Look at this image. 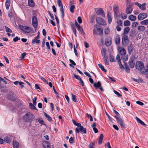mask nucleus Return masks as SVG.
Here are the masks:
<instances>
[{"label":"nucleus","instance_id":"8fccbe9b","mask_svg":"<svg viewBox=\"0 0 148 148\" xmlns=\"http://www.w3.org/2000/svg\"><path fill=\"white\" fill-rule=\"evenodd\" d=\"M37 97H35L34 98V99H33V104L34 106H36V101L37 100Z\"/></svg>","mask_w":148,"mask_h":148},{"label":"nucleus","instance_id":"a878e982","mask_svg":"<svg viewBox=\"0 0 148 148\" xmlns=\"http://www.w3.org/2000/svg\"><path fill=\"white\" fill-rule=\"evenodd\" d=\"M130 28L128 27L125 28L124 29L123 35L127 34L130 31Z\"/></svg>","mask_w":148,"mask_h":148},{"label":"nucleus","instance_id":"f03ea898","mask_svg":"<svg viewBox=\"0 0 148 148\" xmlns=\"http://www.w3.org/2000/svg\"><path fill=\"white\" fill-rule=\"evenodd\" d=\"M34 116L30 112L27 113L23 116V119L26 122H29L34 118Z\"/></svg>","mask_w":148,"mask_h":148},{"label":"nucleus","instance_id":"4c0bfd02","mask_svg":"<svg viewBox=\"0 0 148 148\" xmlns=\"http://www.w3.org/2000/svg\"><path fill=\"white\" fill-rule=\"evenodd\" d=\"M72 99L73 101L75 102H76L77 101L76 96L73 94H72Z\"/></svg>","mask_w":148,"mask_h":148},{"label":"nucleus","instance_id":"bf43d9fd","mask_svg":"<svg viewBox=\"0 0 148 148\" xmlns=\"http://www.w3.org/2000/svg\"><path fill=\"white\" fill-rule=\"evenodd\" d=\"M19 85L21 86V88H23L24 87V86L23 85L24 84L23 83L21 82H19Z\"/></svg>","mask_w":148,"mask_h":148},{"label":"nucleus","instance_id":"4468645a","mask_svg":"<svg viewBox=\"0 0 148 148\" xmlns=\"http://www.w3.org/2000/svg\"><path fill=\"white\" fill-rule=\"evenodd\" d=\"M111 38L110 37H108L105 40L106 45L107 46H109L111 44Z\"/></svg>","mask_w":148,"mask_h":148},{"label":"nucleus","instance_id":"680f3d73","mask_svg":"<svg viewBox=\"0 0 148 148\" xmlns=\"http://www.w3.org/2000/svg\"><path fill=\"white\" fill-rule=\"evenodd\" d=\"M105 145L108 148H112L110 146V143L109 142H108L107 143V144H105Z\"/></svg>","mask_w":148,"mask_h":148},{"label":"nucleus","instance_id":"774afa93","mask_svg":"<svg viewBox=\"0 0 148 148\" xmlns=\"http://www.w3.org/2000/svg\"><path fill=\"white\" fill-rule=\"evenodd\" d=\"M147 69L145 70V74L146 75H148V63L147 65Z\"/></svg>","mask_w":148,"mask_h":148},{"label":"nucleus","instance_id":"864d4df0","mask_svg":"<svg viewBox=\"0 0 148 148\" xmlns=\"http://www.w3.org/2000/svg\"><path fill=\"white\" fill-rule=\"evenodd\" d=\"M125 70L128 73H129L130 71V70L129 67H127L126 64L125 65Z\"/></svg>","mask_w":148,"mask_h":148},{"label":"nucleus","instance_id":"20e7f679","mask_svg":"<svg viewBox=\"0 0 148 148\" xmlns=\"http://www.w3.org/2000/svg\"><path fill=\"white\" fill-rule=\"evenodd\" d=\"M19 27L22 31L25 33H29L32 31L31 28L27 26H24L20 25L19 26Z\"/></svg>","mask_w":148,"mask_h":148},{"label":"nucleus","instance_id":"c85d7f7f","mask_svg":"<svg viewBox=\"0 0 148 148\" xmlns=\"http://www.w3.org/2000/svg\"><path fill=\"white\" fill-rule=\"evenodd\" d=\"M10 0H7L5 2V5L7 9H8L10 5Z\"/></svg>","mask_w":148,"mask_h":148},{"label":"nucleus","instance_id":"49530a36","mask_svg":"<svg viewBox=\"0 0 148 148\" xmlns=\"http://www.w3.org/2000/svg\"><path fill=\"white\" fill-rule=\"evenodd\" d=\"M104 32L105 34H108L110 33V30L108 28H106L105 29Z\"/></svg>","mask_w":148,"mask_h":148},{"label":"nucleus","instance_id":"f3484780","mask_svg":"<svg viewBox=\"0 0 148 148\" xmlns=\"http://www.w3.org/2000/svg\"><path fill=\"white\" fill-rule=\"evenodd\" d=\"M40 38L38 37V36H36L35 38L33 40L32 42V44H34L35 43H36L37 44H38L40 43V40L39 39Z\"/></svg>","mask_w":148,"mask_h":148},{"label":"nucleus","instance_id":"6e6d98bb","mask_svg":"<svg viewBox=\"0 0 148 148\" xmlns=\"http://www.w3.org/2000/svg\"><path fill=\"white\" fill-rule=\"evenodd\" d=\"M60 10L62 12V17L63 18V17H64V11L63 8H60Z\"/></svg>","mask_w":148,"mask_h":148},{"label":"nucleus","instance_id":"09e8293b","mask_svg":"<svg viewBox=\"0 0 148 148\" xmlns=\"http://www.w3.org/2000/svg\"><path fill=\"white\" fill-rule=\"evenodd\" d=\"M74 137H71L69 139V142L71 144H72L73 143L74 140H73V138H74Z\"/></svg>","mask_w":148,"mask_h":148},{"label":"nucleus","instance_id":"473e14b6","mask_svg":"<svg viewBox=\"0 0 148 148\" xmlns=\"http://www.w3.org/2000/svg\"><path fill=\"white\" fill-rule=\"evenodd\" d=\"M140 23L142 25H147L148 24V19L145 20L141 21Z\"/></svg>","mask_w":148,"mask_h":148},{"label":"nucleus","instance_id":"e433bc0d","mask_svg":"<svg viewBox=\"0 0 148 148\" xmlns=\"http://www.w3.org/2000/svg\"><path fill=\"white\" fill-rule=\"evenodd\" d=\"M138 25V22H134L132 24V27L133 28H135Z\"/></svg>","mask_w":148,"mask_h":148},{"label":"nucleus","instance_id":"5fc2aeb1","mask_svg":"<svg viewBox=\"0 0 148 148\" xmlns=\"http://www.w3.org/2000/svg\"><path fill=\"white\" fill-rule=\"evenodd\" d=\"M113 92L116 94L119 97L121 96V95L118 92L116 91L115 90H114Z\"/></svg>","mask_w":148,"mask_h":148},{"label":"nucleus","instance_id":"5701e85b","mask_svg":"<svg viewBox=\"0 0 148 148\" xmlns=\"http://www.w3.org/2000/svg\"><path fill=\"white\" fill-rule=\"evenodd\" d=\"M93 86L97 88H99L101 86V83L100 81L98 82L97 83H95L93 84Z\"/></svg>","mask_w":148,"mask_h":148},{"label":"nucleus","instance_id":"f704fd0d","mask_svg":"<svg viewBox=\"0 0 148 148\" xmlns=\"http://www.w3.org/2000/svg\"><path fill=\"white\" fill-rule=\"evenodd\" d=\"M130 25V22L126 20L124 22V25L125 26H128Z\"/></svg>","mask_w":148,"mask_h":148},{"label":"nucleus","instance_id":"ddd939ff","mask_svg":"<svg viewBox=\"0 0 148 148\" xmlns=\"http://www.w3.org/2000/svg\"><path fill=\"white\" fill-rule=\"evenodd\" d=\"M135 57L134 56H132L130 58L129 62V64L131 68H134V60Z\"/></svg>","mask_w":148,"mask_h":148},{"label":"nucleus","instance_id":"e2e57ef3","mask_svg":"<svg viewBox=\"0 0 148 148\" xmlns=\"http://www.w3.org/2000/svg\"><path fill=\"white\" fill-rule=\"evenodd\" d=\"M136 103L141 106H143L144 105V103L143 102L139 101H137Z\"/></svg>","mask_w":148,"mask_h":148},{"label":"nucleus","instance_id":"a18cd8bd","mask_svg":"<svg viewBox=\"0 0 148 148\" xmlns=\"http://www.w3.org/2000/svg\"><path fill=\"white\" fill-rule=\"evenodd\" d=\"M71 28L74 33V34L76 36H77L76 31L75 29V28L74 25L71 26Z\"/></svg>","mask_w":148,"mask_h":148},{"label":"nucleus","instance_id":"ea45409f","mask_svg":"<svg viewBox=\"0 0 148 148\" xmlns=\"http://www.w3.org/2000/svg\"><path fill=\"white\" fill-rule=\"evenodd\" d=\"M98 66L99 67L101 68L102 70L104 71L105 72H106V70L104 69V66L102 64H98Z\"/></svg>","mask_w":148,"mask_h":148},{"label":"nucleus","instance_id":"4be33fe9","mask_svg":"<svg viewBox=\"0 0 148 148\" xmlns=\"http://www.w3.org/2000/svg\"><path fill=\"white\" fill-rule=\"evenodd\" d=\"M28 5L29 6L33 7L34 6L35 3L33 0H28Z\"/></svg>","mask_w":148,"mask_h":148},{"label":"nucleus","instance_id":"69168bd1","mask_svg":"<svg viewBox=\"0 0 148 148\" xmlns=\"http://www.w3.org/2000/svg\"><path fill=\"white\" fill-rule=\"evenodd\" d=\"M38 122L40 123L44 124L43 123L44 121H43L42 119H39L38 120Z\"/></svg>","mask_w":148,"mask_h":148},{"label":"nucleus","instance_id":"423d86ee","mask_svg":"<svg viewBox=\"0 0 148 148\" xmlns=\"http://www.w3.org/2000/svg\"><path fill=\"white\" fill-rule=\"evenodd\" d=\"M122 42L124 46H126L129 43L128 37L125 35H123L122 38Z\"/></svg>","mask_w":148,"mask_h":148},{"label":"nucleus","instance_id":"0e129e2a","mask_svg":"<svg viewBox=\"0 0 148 148\" xmlns=\"http://www.w3.org/2000/svg\"><path fill=\"white\" fill-rule=\"evenodd\" d=\"M73 75L75 78H76L77 79H79L80 78V77H79V76L76 75L75 74H73Z\"/></svg>","mask_w":148,"mask_h":148},{"label":"nucleus","instance_id":"0eeeda50","mask_svg":"<svg viewBox=\"0 0 148 148\" xmlns=\"http://www.w3.org/2000/svg\"><path fill=\"white\" fill-rule=\"evenodd\" d=\"M75 131L76 132L78 133L79 132H83L84 134H86V129L84 128L82 126L80 127L76 128Z\"/></svg>","mask_w":148,"mask_h":148},{"label":"nucleus","instance_id":"c756f323","mask_svg":"<svg viewBox=\"0 0 148 148\" xmlns=\"http://www.w3.org/2000/svg\"><path fill=\"white\" fill-rule=\"evenodd\" d=\"M103 138V134H101L98 140V143L99 144H101L102 143Z\"/></svg>","mask_w":148,"mask_h":148},{"label":"nucleus","instance_id":"37998d69","mask_svg":"<svg viewBox=\"0 0 148 148\" xmlns=\"http://www.w3.org/2000/svg\"><path fill=\"white\" fill-rule=\"evenodd\" d=\"M6 31L7 32L12 33V31L9 28L6 26H5Z\"/></svg>","mask_w":148,"mask_h":148},{"label":"nucleus","instance_id":"6ab92c4d","mask_svg":"<svg viewBox=\"0 0 148 148\" xmlns=\"http://www.w3.org/2000/svg\"><path fill=\"white\" fill-rule=\"evenodd\" d=\"M115 41L116 44L117 45H119L120 43V37L119 35H117L116 36L115 38Z\"/></svg>","mask_w":148,"mask_h":148},{"label":"nucleus","instance_id":"dca6fc26","mask_svg":"<svg viewBox=\"0 0 148 148\" xmlns=\"http://www.w3.org/2000/svg\"><path fill=\"white\" fill-rule=\"evenodd\" d=\"M43 146L44 148H50V143L46 141L43 142Z\"/></svg>","mask_w":148,"mask_h":148},{"label":"nucleus","instance_id":"3c124183","mask_svg":"<svg viewBox=\"0 0 148 148\" xmlns=\"http://www.w3.org/2000/svg\"><path fill=\"white\" fill-rule=\"evenodd\" d=\"M77 27L80 31L82 33H84L83 29H82V28L80 26V25L78 26Z\"/></svg>","mask_w":148,"mask_h":148},{"label":"nucleus","instance_id":"393cba45","mask_svg":"<svg viewBox=\"0 0 148 148\" xmlns=\"http://www.w3.org/2000/svg\"><path fill=\"white\" fill-rule=\"evenodd\" d=\"M136 18V16L132 15H131L128 17V19L132 21H135Z\"/></svg>","mask_w":148,"mask_h":148},{"label":"nucleus","instance_id":"f257e3e1","mask_svg":"<svg viewBox=\"0 0 148 148\" xmlns=\"http://www.w3.org/2000/svg\"><path fill=\"white\" fill-rule=\"evenodd\" d=\"M135 67L137 69L140 70L142 73L145 74V70L144 69V64L143 62L140 61L137 62L136 63Z\"/></svg>","mask_w":148,"mask_h":148},{"label":"nucleus","instance_id":"58836bf2","mask_svg":"<svg viewBox=\"0 0 148 148\" xmlns=\"http://www.w3.org/2000/svg\"><path fill=\"white\" fill-rule=\"evenodd\" d=\"M116 23L118 24V25L121 26L122 25V21L120 19H118L117 20Z\"/></svg>","mask_w":148,"mask_h":148},{"label":"nucleus","instance_id":"c03bdc74","mask_svg":"<svg viewBox=\"0 0 148 148\" xmlns=\"http://www.w3.org/2000/svg\"><path fill=\"white\" fill-rule=\"evenodd\" d=\"M58 4L59 6H61V8H63L62 4V2L61 0H58Z\"/></svg>","mask_w":148,"mask_h":148},{"label":"nucleus","instance_id":"4d7b16f0","mask_svg":"<svg viewBox=\"0 0 148 148\" xmlns=\"http://www.w3.org/2000/svg\"><path fill=\"white\" fill-rule=\"evenodd\" d=\"M77 20L79 23H82V20L81 17L80 16H79L77 18Z\"/></svg>","mask_w":148,"mask_h":148},{"label":"nucleus","instance_id":"6e6552de","mask_svg":"<svg viewBox=\"0 0 148 148\" xmlns=\"http://www.w3.org/2000/svg\"><path fill=\"white\" fill-rule=\"evenodd\" d=\"M135 4L138 6L139 8L142 10H145L146 9V3H144L142 4H140L138 2H136L135 3Z\"/></svg>","mask_w":148,"mask_h":148},{"label":"nucleus","instance_id":"7ed1b4c3","mask_svg":"<svg viewBox=\"0 0 148 148\" xmlns=\"http://www.w3.org/2000/svg\"><path fill=\"white\" fill-rule=\"evenodd\" d=\"M93 31V34L94 35H102L103 34V29L98 27L97 25H95L94 26Z\"/></svg>","mask_w":148,"mask_h":148},{"label":"nucleus","instance_id":"72a5a7b5","mask_svg":"<svg viewBox=\"0 0 148 148\" xmlns=\"http://www.w3.org/2000/svg\"><path fill=\"white\" fill-rule=\"evenodd\" d=\"M120 15L121 18L122 19H125L127 17V15L126 14L124 13H121L120 14Z\"/></svg>","mask_w":148,"mask_h":148},{"label":"nucleus","instance_id":"b1692460","mask_svg":"<svg viewBox=\"0 0 148 148\" xmlns=\"http://www.w3.org/2000/svg\"><path fill=\"white\" fill-rule=\"evenodd\" d=\"M136 120L137 122L139 123H140L141 125L144 126H146V125L145 124L143 121H142L141 120H140L139 118L136 117Z\"/></svg>","mask_w":148,"mask_h":148},{"label":"nucleus","instance_id":"79ce46f5","mask_svg":"<svg viewBox=\"0 0 148 148\" xmlns=\"http://www.w3.org/2000/svg\"><path fill=\"white\" fill-rule=\"evenodd\" d=\"M29 108L31 109L34 110L36 109L35 107L31 103H29Z\"/></svg>","mask_w":148,"mask_h":148},{"label":"nucleus","instance_id":"9d476101","mask_svg":"<svg viewBox=\"0 0 148 148\" xmlns=\"http://www.w3.org/2000/svg\"><path fill=\"white\" fill-rule=\"evenodd\" d=\"M32 24L33 26L36 28L38 26V22L37 18L36 16H33L32 17Z\"/></svg>","mask_w":148,"mask_h":148},{"label":"nucleus","instance_id":"de8ad7c7","mask_svg":"<svg viewBox=\"0 0 148 148\" xmlns=\"http://www.w3.org/2000/svg\"><path fill=\"white\" fill-rule=\"evenodd\" d=\"M75 8V6L74 5H73L71 6L70 8V10L71 12L73 13L74 12V9Z\"/></svg>","mask_w":148,"mask_h":148},{"label":"nucleus","instance_id":"338daca9","mask_svg":"<svg viewBox=\"0 0 148 148\" xmlns=\"http://www.w3.org/2000/svg\"><path fill=\"white\" fill-rule=\"evenodd\" d=\"M116 59L118 60V62H121V59L120 56L119 55H117L116 57Z\"/></svg>","mask_w":148,"mask_h":148},{"label":"nucleus","instance_id":"c9c22d12","mask_svg":"<svg viewBox=\"0 0 148 148\" xmlns=\"http://www.w3.org/2000/svg\"><path fill=\"white\" fill-rule=\"evenodd\" d=\"M44 114L47 117L48 120V121H52L51 118L48 114H47L45 112H44Z\"/></svg>","mask_w":148,"mask_h":148},{"label":"nucleus","instance_id":"f8f14e48","mask_svg":"<svg viewBox=\"0 0 148 148\" xmlns=\"http://www.w3.org/2000/svg\"><path fill=\"white\" fill-rule=\"evenodd\" d=\"M96 21L97 22L101 25H105L106 23L104 21V20L100 17H97L96 18Z\"/></svg>","mask_w":148,"mask_h":148},{"label":"nucleus","instance_id":"052dcab7","mask_svg":"<svg viewBox=\"0 0 148 148\" xmlns=\"http://www.w3.org/2000/svg\"><path fill=\"white\" fill-rule=\"evenodd\" d=\"M105 58L104 59V61L106 64L108 65L109 64V63L107 61V58L106 56L104 57Z\"/></svg>","mask_w":148,"mask_h":148},{"label":"nucleus","instance_id":"13d9d810","mask_svg":"<svg viewBox=\"0 0 148 148\" xmlns=\"http://www.w3.org/2000/svg\"><path fill=\"white\" fill-rule=\"evenodd\" d=\"M79 80L80 83L81 85L82 86H84V82L82 80L81 78H80L79 79Z\"/></svg>","mask_w":148,"mask_h":148},{"label":"nucleus","instance_id":"603ef678","mask_svg":"<svg viewBox=\"0 0 148 148\" xmlns=\"http://www.w3.org/2000/svg\"><path fill=\"white\" fill-rule=\"evenodd\" d=\"M133 50V48L132 47L130 46V47H128V51L129 53H131L132 52Z\"/></svg>","mask_w":148,"mask_h":148},{"label":"nucleus","instance_id":"a211bd4d","mask_svg":"<svg viewBox=\"0 0 148 148\" xmlns=\"http://www.w3.org/2000/svg\"><path fill=\"white\" fill-rule=\"evenodd\" d=\"M113 8L114 14L117 15L119 10V7L115 5L113 6Z\"/></svg>","mask_w":148,"mask_h":148},{"label":"nucleus","instance_id":"2eb2a0df","mask_svg":"<svg viewBox=\"0 0 148 148\" xmlns=\"http://www.w3.org/2000/svg\"><path fill=\"white\" fill-rule=\"evenodd\" d=\"M96 14L98 15H101L103 16L105 18L104 13L103 10L101 9H99L97 10L96 12Z\"/></svg>","mask_w":148,"mask_h":148},{"label":"nucleus","instance_id":"1a4fd4ad","mask_svg":"<svg viewBox=\"0 0 148 148\" xmlns=\"http://www.w3.org/2000/svg\"><path fill=\"white\" fill-rule=\"evenodd\" d=\"M147 16V14L146 13H143L140 14L138 16V19L139 20H142Z\"/></svg>","mask_w":148,"mask_h":148},{"label":"nucleus","instance_id":"cd10ccee","mask_svg":"<svg viewBox=\"0 0 148 148\" xmlns=\"http://www.w3.org/2000/svg\"><path fill=\"white\" fill-rule=\"evenodd\" d=\"M13 145L14 148H18L19 147V144L16 141H14L13 142Z\"/></svg>","mask_w":148,"mask_h":148},{"label":"nucleus","instance_id":"412c9836","mask_svg":"<svg viewBox=\"0 0 148 148\" xmlns=\"http://www.w3.org/2000/svg\"><path fill=\"white\" fill-rule=\"evenodd\" d=\"M132 11V8L130 6L127 7L126 10V13L128 14H130Z\"/></svg>","mask_w":148,"mask_h":148},{"label":"nucleus","instance_id":"a19ab883","mask_svg":"<svg viewBox=\"0 0 148 148\" xmlns=\"http://www.w3.org/2000/svg\"><path fill=\"white\" fill-rule=\"evenodd\" d=\"M101 53L102 55H103L104 57L106 56V49L104 48H102L101 50Z\"/></svg>","mask_w":148,"mask_h":148},{"label":"nucleus","instance_id":"39448f33","mask_svg":"<svg viewBox=\"0 0 148 148\" xmlns=\"http://www.w3.org/2000/svg\"><path fill=\"white\" fill-rule=\"evenodd\" d=\"M115 117L117 120V122L119 124L121 127L122 128H124V124L123 120L120 116H115Z\"/></svg>","mask_w":148,"mask_h":148},{"label":"nucleus","instance_id":"9b49d317","mask_svg":"<svg viewBox=\"0 0 148 148\" xmlns=\"http://www.w3.org/2000/svg\"><path fill=\"white\" fill-rule=\"evenodd\" d=\"M118 50L121 54L122 55H125L126 54V51L123 47H119L118 48Z\"/></svg>","mask_w":148,"mask_h":148},{"label":"nucleus","instance_id":"bb28decb","mask_svg":"<svg viewBox=\"0 0 148 148\" xmlns=\"http://www.w3.org/2000/svg\"><path fill=\"white\" fill-rule=\"evenodd\" d=\"M96 126L95 123H93L92 125V127L93 128V130L95 133H96L98 132V131L97 129L95 127Z\"/></svg>","mask_w":148,"mask_h":148},{"label":"nucleus","instance_id":"2f4dec72","mask_svg":"<svg viewBox=\"0 0 148 148\" xmlns=\"http://www.w3.org/2000/svg\"><path fill=\"white\" fill-rule=\"evenodd\" d=\"M107 17L108 22L109 23H110L111 22L112 20V18L111 17V14L108 13Z\"/></svg>","mask_w":148,"mask_h":148},{"label":"nucleus","instance_id":"7c9ffc66","mask_svg":"<svg viewBox=\"0 0 148 148\" xmlns=\"http://www.w3.org/2000/svg\"><path fill=\"white\" fill-rule=\"evenodd\" d=\"M8 98L9 99L12 101H14L15 99L14 96L11 94H9L8 95Z\"/></svg>","mask_w":148,"mask_h":148},{"label":"nucleus","instance_id":"aec40b11","mask_svg":"<svg viewBox=\"0 0 148 148\" xmlns=\"http://www.w3.org/2000/svg\"><path fill=\"white\" fill-rule=\"evenodd\" d=\"M137 29L139 31L143 32L145 30V27L143 26L140 25L138 27Z\"/></svg>","mask_w":148,"mask_h":148}]
</instances>
